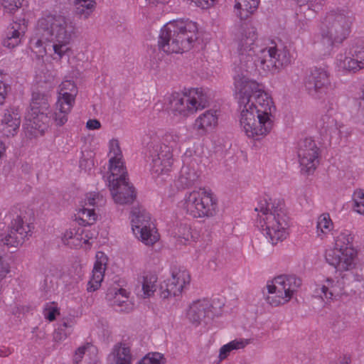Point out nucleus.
Returning a JSON list of instances; mask_svg holds the SVG:
<instances>
[{
	"mask_svg": "<svg viewBox=\"0 0 364 364\" xmlns=\"http://www.w3.org/2000/svg\"><path fill=\"white\" fill-rule=\"evenodd\" d=\"M234 87L246 135L255 139L266 136L274 127L275 107L264 86L242 73L234 77Z\"/></svg>",
	"mask_w": 364,
	"mask_h": 364,
	"instance_id": "nucleus-1",
	"label": "nucleus"
},
{
	"mask_svg": "<svg viewBox=\"0 0 364 364\" xmlns=\"http://www.w3.org/2000/svg\"><path fill=\"white\" fill-rule=\"evenodd\" d=\"M257 30L249 23H242L235 34L240 69L251 72L255 68L271 71L291 63V55L286 46L259 48L256 44Z\"/></svg>",
	"mask_w": 364,
	"mask_h": 364,
	"instance_id": "nucleus-2",
	"label": "nucleus"
},
{
	"mask_svg": "<svg viewBox=\"0 0 364 364\" xmlns=\"http://www.w3.org/2000/svg\"><path fill=\"white\" fill-rule=\"evenodd\" d=\"M75 32V23L68 17L56 11L46 12L38 20L30 38V48L38 57H43L48 46L53 51V59L60 60L70 51Z\"/></svg>",
	"mask_w": 364,
	"mask_h": 364,
	"instance_id": "nucleus-3",
	"label": "nucleus"
},
{
	"mask_svg": "<svg viewBox=\"0 0 364 364\" xmlns=\"http://www.w3.org/2000/svg\"><path fill=\"white\" fill-rule=\"evenodd\" d=\"M255 210L257 212V226L272 245L287 237L288 217L284 204L280 200L263 198Z\"/></svg>",
	"mask_w": 364,
	"mask_h": 364,
	"instance_id": "nucleus-4",
	"label": "nucleus"
},
{
	"mask_svg": "<svg viewBox=\"0 0 364 364\" xmlns=\"http://www.w3.org/2000/svg\"><path fill=\"white\" fill-rule=\"evenodd\" d=\"M198 27L188 19L169 21L161 29L159 47L166 53H181L190 50L197 40Z\"/></svg>",
	"mask_w": 364,
	"mask_h": 364,
	"instance_id": "nucleus-5",
	"label": "nucleus"
},
{
	"mask_svg": "<svg viewBox=\"0 0 364 364\" xmlns=\"http://www.w3.org/2000/svg\"><path fill=\"white\" fill-rule=\"evenodd\" d=\"M354 18L349 11H330L321 20L319 25L318 46H323L327 52L335 43H342L350 34Z\"/></svg>",
	"mask_w": 364,
	"mask_h": 364,
	"instance_id": "nucleus-6",
	"label": "nucleus"
},
{
	"mask_svg": "<svg viewBox=\"0 0 364 364\" xmlns=\"http://www.w3.org/2000/svg\"><path fill=\"white\" fill-rule=\"evenodd\" d=\"M50 96L39 92L32 95L30 109L26 116L23 129L28 137L43 135L48 127L50 117Z\"/></svg>",
	"mask_w": 364,
	"mask_h": 364,
	"instance_id": "nucleus-7",
	"label": "nucleus"
},
{
	"mask_svg": "<svg viewBox=\"0 0 364 364\" xmlns=\"http://www.w3.org/2000/svg\"><path fill=\"white\" fill-rule=\"evenodd\" d=\"M181 208L194 218H211L217 213L218 198L211 190L199 188L185 194Z\"/></svg>",
	"mask_w": 364,
	"mask_h": 364,
	"instance_id": "nucleus-8",
	"label": "nucleus"
},
{
	"mask_svg": "<svg viewBox=\"0 0 364 364\" xmlns=\"http://www.w3.org/2000/svg\"><path fill=\"white\" fill-rule=\"evenodd\" d=\"M168 109L173 116L185 119L209 105V97L202 88L190 90L188 95L172 94Z\"/></svg>",
	"mask_w": 364,
	"mask_h": 364,
	"instance_id": "nucleus-9",
	"label": "nucleus"
},
{
	"mask_svg": "<svg viewBox=\"0 0 364 364\" xmlns=\"http://www.w3.org/2000/svg\"><path fill=\"white\" fill-rule=\"evenodd\" d=\"M301 280L294 275H280L268 282L267 301L272 306L283 305L293 297L301 285Z\"/></svg>",
	"mask_w": 364,
	"mask_h": 364,
	"instance_id": "nucleus-10",
	"label": "nucleus"
},
{
	"mask_svg": "<svg viewBox=\"0 0 364 364\" xmlns=\"http://www.w3.org/2000/svg\"><path fill=\"white\" fill-rule=\"evenodd\" d=\"M305 87L310 96L316 100L330 99L334 89L330 73L325 68L315 67L310 70L304 81Z\"/></svg>",
	"mask_w": 364,
	"mask_h": 364,
	"instance_id": "nucleus-11",
	"label": "nucleus"
},
{
	"mask_svg": "<svg viewBox=\"0 0 364 364\" xmlns=\"http://www.w3.org/2000/svg\"><path fill=\"white\" fill-rule=\"evenodd\" d=\"M132 229L134 235L144 245L150 246L159 240L149 213L142 208H134L131 212Z\"/></svg>",
	"mask_w": 364,
	"mask_h": 364,
	"instance_id": "nucleus-12",
	"label": "nucleus"
},
{
	"mask_svg": "<svg viewBox=\"0 0 364 364\" xmlns=\"http://www.w3.org/2000/svg\"><path fill=\"white\" fill-rule=\"evenodd\" d=\"M190 282L191 276L186 269L175 268L171 272V277L160 284L159 296L166 299L180 296L186 286L189 285Z\"/></svg>",
	"mask_w": 364,
	"mask_h": 364,
	"instance_id": "nucleus-13",
	"label": "nucleus"
},
{
	"mask_svg": "<svg viewBox=\"0 0 364 364\" xmlns=\"http://www.w3.org/2000/svg\"><path fill=\"white\" fill-rule=\"evenodd\" d=\"M127 171L119 173L117 175H112L108 177L109 187L115 203L124 205L132 203L135 198L136 193L134 188L130 186L127 181Z\"/></svg>",
	"mask_w": 364,
	"mask_h": 364,
	"instance_id": "nucleus-14",
	"label": "nucleus"
},
{
	"mask_svg": "<svg viewBox=\"0 0 364 364\" xmlns=\"http://www.w3.org/2000/svg\"><path fill=\"white\" fill-rule=\"evenodd\" d=\"M298 157L301 171L308 174L313 173L318 164V149L316 142L306 138L299 144Z\"/></svg>",
	"mask_w": 364,
	"mask_h": 364,
	"instance_id": "nucleus-15",
	"label": "nucleus"
},
{
	"mask_svg": "<svg viewBox=\"0 0 364 364\" xmlns=\"http://www.w3.org/2000/svg\"><path fill=\"white\" fill-rule=\"evenodd\" d=\"M356 252L353 248L330 249L326 252V262L338 271H348L355 266Z\"/></svg>",
	"mask_w": 364,
	"mask_h": 364,
	"instance_id": "nucleus-16",
	"label": "nucleus"
},
{
	"mask_svg": "<svg viewBox=\"0 0 364 364\" xmlns=\"http://www.w3.org/2000/svg\"><path fill=\"white\" fill-rule=\"evenodd\" d=\"M30 232V225L28 224L25 225L23 219L18 216L11 221L7 234L4 236L0 235V241L8 247H17L23 244Z\"/></svg>",
	"mask_w": 364,
	"mask_h": 364,
	"instance_id": "nucleus-17",
	"label": "nucleus"
},
{
	"mask_svg": "<svg viewBox=\"0 0 364 364\" xmlns=\"http://www.w3.org/2000/svg\"><path fill=\"white\" fill-rule=\"evenodd\" d=\"M159 150V146H153L152 149H149V154L147 156L150 161V171L155 176L168 172L173 161V154L170 152L168 149H164V152L161 153L162 159H159V154L158 153Z\"/></svg>",
	"mask_w": 364,
	"mask_h": 364,
	"instance_id": "nucleus-18",
	"label": "nucleus"
},
{
	"mask_svg": "<svg viewBox=\"0 0 364 364\" xmlns=\"http://www.w3.org/2000/svg\"><path fill=\"white\" fill-rule=\"evenodd\" d=\"M213 305L210 300L198 299L193 301L186 312L188 321L195 326L206 323L213 314Z\"/></svg>",
	"mask_w": 364,
	"mask_h": 364,
	"instance_id": "nucleus-19",
	"label": "nucleus"
},
{
	"mask_svg": "<svg viewBox=\"0 0 364 364\" xmlns=\"http://www.w3.org/2000/svg\"><path fill=\"white\" fill-rule=\"evenodd\" d=\"M316 127L322 135H338L340 137L347 136L350 134L349 129L330 114L322 115L317 121Z\"/></svg>",
	"mask_w": 364,
	"mask_h": 364,
	"instance_id": "nucleus-20",
	"label": "nucleus"
},
{
	"mask_svg": "<svg viewBox=\"0 0 364 364\" xmlns=\"http://www.w3.org/2000/svg\"><path fill=\"white\" fill-rule=\"evenodd\" d=\"M106 299L117 311L128 313L134 309V304L129 299V294L124 289H109Z\"/></svg>",
	"mask_w": 364,
	"mask_h": 364,
	"instance_id": "nucleus-21",
	"label": "nucleus"
},
{
	"mask_svg": "<svg viewBox=\"0 0 364 364\" xmlns=\"http://www.w3.org/2000/svg\"><path fill=\"white\" fill-rule=\"evenodd\" d=\"M218 114L215 109H209L200 114L193 124V129L200 135H205L218 125Z\"/></svg>",
	"mask_w": 364,
	"mask_h": 364,
	"instance_id": "nucleus-22",
	"label": "nucleus"
},
{
	"mask_svg": "<svg viewBox=\"0 0 364 364\" xmlns=\"http://www.w3.org/2000/svg\"><path fill=\"white\" fill-rule=\"evenodd\" d=\"M109 171L112 175H117L119 173H124L126 168L122 161V154L120 149L119 141L116 139H112L109 143Z\"/></svg>",
	"mask_w": 364,
	"mask_h": 364,
	"instance_id": "nucleus-23",
	"label": "nucleus"
},
{
	"mask_svg": "<svg viewBox=\"0 0 364 364\" xmlns=\"http://www.w3.org/2000/svg\"><path fill=\"white\" fill-rule=\"evenodd\" d=\"M96 257L97 260L93 267L92 275L88 282L87 291H94L100 287L106 269L107 259L104 253L98 252Z\"/></svg>",
	"mask_w": 364,
	"mask_h": 364,
	"instance_id": "nucleus-24",
	"label": "nucleus"
},
{
	"mask_svg": "<svg viewBox=\"0 0 364 364\" xmlns=\"http://www.w3.org/2000/svg\"><path fill=\"white\" fill-rule=\"evenodd\" d=\"M109 364H131L132 355L130 347L125 343H116L108 356Z\"/></svg>",
	"mask_w": 364,
	"mask_h": 364,
	"instance_id": "nucleus-25",
	"label": "nucleus"
},
{
	"mask_svg": "<svg viewBox=\"0 0 364 364\" xmlns=\"http://www.w3.org/2000/svg\"><path fill=\"white\" fill-rule=\"evenodd\" d=\"M25 32L26 26L24 24L14 22L7 29L6 36L2 42L3 46L9 49L16 47L21 43Z\"/></svg>",
	"mask_w": 364,
	"mask_h": 364,
	"instance_id": "nucleus-26",
	"label": "nucleus"
},
{
	"mask_svg": "<svg viewBox=\"0 0 364 364\" xmlns=\"http://www.w3.org/2000/svg\"><path fill=\"white\" fill-rule=\"evenodd\" d=\"M199 173L193 166H183L177 180L178 186L181 188H186L195 184L199 178Z\"/></svg>",
	"mask_w": 364,
	"mask_h": 364,
	"instance_id": "nucleus-27",
	"label": "nucleus"
},
{
	"mask_svg": "<svg viewBox=\"0 0 364 364\" xmlns=\"http://www.w3.org/2000/svg\"><path fill=\"white\" fill-rule=\"evenodd\" d=\"M77 94V88L75 82L72 80H64L60 85L58 100L73 105L75 104V97Z\"/></svg>",
	"mask_w": 364,
	"mask_h": 364,
	"instance_id": "nucleus-28",
	"label": "nucleus"
},
{
	"mask_svg": "<svg viewBox=\"0 0 364 364\" xmlns=\"http://www.w3.org/2000/svg\"><path fill=\"white\" fill-rule=\"evenodd\" d=\"M343 289V282L342 281L327 278L325 283L320 287V296L322 299L331 300L333 296L341 294Z\"/></svg>",
	"mask_w": 364,
	"mask_h": 364,
	"instance_id": "nucleus-29",
	"label": "nucleus"
},
{
	"mask_svg": "<svg viewBox=\"0 0 364 364\" xmlns=\"http://www.w3.org/2000/svg\"><path fill=\"white\" fill-rule=\"evenodd\" d=\"M21 124L18 114L7 111L2 119V132L4 135L9 136L16 134Z\"/></svg>",
	"mask_w": 364,
	"mask_h": 364,
	"instance_id": "nucleus-30",
	"label": "nucleus"
},
{
	"mask_svg": "<svg viewBox=\"0 0 364 364\" xmlns=\"http://www.w3.org/2000/svg\"><path fill=\"white\" fill-rule=\"evenodd\" d=\"M259 3V0H235L237 15L241 19L247 18L257 10Z\"/></svg>",
	"mask_w": 364,
	"mask_h": 364,
	"instance_id": "nucleus-31",
	"label": "nucleus"
},
{
	"mask_svg": "<svg viewBox=\"0 0 364 364\" xmlns=\"http://www.w3.org/2000/svg\"><path fill=\"white\" fill-rule=\"evenodd\" d=\"M73 105H70L66 101L60 102L57 101L55 105V110L53 114V120L57 126H63L68 119V114L72 110Z\"/></svg>",
	"mask_w": 364,
	"mask_h": 364,
	"instance_id": "nucleus-32",
	"label": "nucleus"
},
{
	"mask_svg": "<svg viewBox=\"0 0 364 364\" xmlns=\"http://www.w3.org/2000/svg\"><path fill=\"white\" fill-rule=\"evenodd\" d=\"M75 14L80 18L87 19L95 8L94 0H74Z\"/></svg>",
	"mask_w": 364,
	"mask_h": 364,
	"instance_id": "nucleus-33",
	"label": "nucleus"
},
{
	"mask_svg": "<svg viewBox=\"0 0 364 364\" xmlns=\"http://www.w3.org/2000/svg\"><path fill=\"white\" fill-rule=\"evenodd\" d=\"M75 220L80 225H91L97 220V214L93 208L83 207L75 215Z\"/></svg>",
	"mask_w": 364,
	"mask_h": 364,
	"instance_id": "nucleus-34",
	"label": "nucleus"
},
{
	"mask_svg": "<svg viewBox=\"0 0 364 364\" xmlns=\"http://www.w3.org/2000/svg\"><path fill=\"white\" fill-rule=\"evenodd\" d=\"M333 229V222L328 213H323L318 218L316 225V235L321 240Z\"/></svg>",
	"mask_w": 364,
	"mask_h": 364,
	"instance_id": "nucleus-35",
	"label": "nucleus"
},
{
	"mask_svg": "<svg viewBox=\"0 0 364 364\" xmlns=\"http://www.w3.org/2000/svg\"><path fill=\"white\" fill-rule=\"evenodd\" d=\"M181 140V134L177 131H171L166 133L162 138V144L164 149H168L173 154V149H176Z\"/></svg>",
	"mask_w": 364,
	"mask_h": 364,
	"instance_id": "nucleus-36",
	"label": "nucleus"
},
{
	"mask_svg": "<svg viewBox=\"0 0 364 364\" xmlns=\"http://www.w3.org/2000/svg\"><path fill=\"white\" fill-rule=\"evenodd\" d=\"M247 342L243 340H234L223 346L220 349L219 358L220 360L225 359L230 353L234 350H239L245 348Z\"/></svg>",
	"mask_w": 364,
	"mask_h": 364,
	"instance_id": "nucleus-37",
	"label": "nucleus"
},
{
	"mask_svg": "<svg viewBox=\"0 0 364 364\" xmlns=\"http://www.w3.org/2000/svg\"><path fill=\"white\" fill-rule=\"evenodd\" d=\"M75 321L72 318H64L59 324L55 334V338L58 340L65 339L72 332Z\"/></svg>",
	"mask_w": 364,
	"mask_h": 364,
	"instance_id": "nucleus-38",
	"label": "nucleus"
},
{
	"mask_svg": "<svg viewBox=\"0 0 364 364\" xmlns=\"http://www.w3.org/2000/svg\"><path fill=\"white\" fill-rule=\"evenodd\" d=\"M353 241V237L348 230L341 231L335 237V245L333 249H347L353 248L351 242Z\"/></svg>",
	"mask_w": 364,
	"mask_h": 364,
	"instance_id": "nucleus-39",
	"label": "nucleus"
},
{
	"mask_svg": "<svg viewBox=\"0 0 364 364\" xmlns=\"http://www.w3.org/2000/svg\"><path fill=\"white\" fill-rule=\"evenodd\" d=\"M338 67L343 70L356 72L360 69H363L361 68L360 64L358 63L357 60H355V57H343L341 55V58L338 59Z\"/></svg>",
	"mask_w": 364,
	"mask_h": 364,
	"instance_id": "nucleus-40",
	"label": "nucleus"
},
{
	"mask_svg": "<svg viewBox=\"0 0 364 364\" xmlns=\"http://www.w3.org/2000/svg\"><path fill=\"white\" fill-rule=\"evenodd\" d=\"M157 277L155 275L147 274L143 277L142 290L144 297L151 296L156 291Z\"/></svg>",
	"mask_w": 364,
	"mask_h": 364,
	"instance_id": "nucleus-41",
	"label": "nucleus"
},
{
	"mask_svg": "<svg viewBox=\"0 0 364 364\" xmlns=\"http://www.w3.org/2000/svg\"><path fill=\"white\" fill-rule=\"evenodd\" d=\"M175 237H177V240L185 245L187 242L191 241L193 236L191 232V228L187 225H180L175 232Z\"/></svg>",
	"mask_w": 364,
	"mask_h": 364,
	"instance_id": "nucleus-42",
	"label": "nucleus"
},
{
	"mask_svg": "<svg viewBox=\"0 0 364 364\" xmlns=\"http://www.w3.org/2000/svg\"><path fill=\"white\" fill-rule=\"evenodd\" d=\"M353 209L359 214L364 215V192L356 190L353 195Z\"/></svg>",
	"mask_w": 364,
	"mask_h": 364,
	"instance_id": "nucleus-43",
	"label": "nucleus"
},
{
	"mask_svg": "<svg viewBox=\"0 0 364 364\" xmlns=\"http://www.w3.org/2000/svg\"><path fill=\"white\" fill-rule=\"evenodd\" d=\"M23 1V0H0V4L3 6L5 12L13 14L21 6Z\"/></svg>",
	"mask_w": 364,
	"mask_h": 364,
	"instance_id": "nucleus-44",
	"label": "nucleus"
},
{
	"mask_svg": "<svg viewBox=\"0 0 364 364\" xmlns=\"http://www.w3.org/2000/svg\"><path fill=\"white\" fill-rule=\"evenodd\" d=\"M164 355L159 353H151L144 356L139 364H161Z\"/></svg>",
	"mask_w": 364,
	"mask_h": 364,
	"instance_id": "nucleus-45",
	"label": "nucleus"
},
{
	"mask_svg": "<svg viewBox=\"0 0 364 364\" xmlns=\"http://www.w3.org/2000/svg\"><path fill=\"white\" fill-rule=\"evenodd\" d=\"M103 201V198L97 193H90L86 195L85 199V205L83 207L90 208L97 205L99 203Z\"/></svg>",
	"mask_w": 364,
	"mask_h": 364,
	"instance_id": "nucleus-46",
	"label": "nucleus"
},
{
	"mask_svg": "<svg viewBox=\"0 0 364 364\" xmlns=\"http://www.w3.org/2000/svg\"><path fill=\"white\" fill-rule=\"evenodd\" d=\"M84 234V228H77L76 231V235L73 236V240L70 242H68V245L71 247H81L83 243L82 235Z\"/></svg>",
	"mask_w": 364,
	"mask_h": 364,
	"instance_id": "nucleus-47",
	"label": "nucleus"
},
{
	"mask_svg": "<svg viewBox=\"0 0 364 364\" xmlns=\"http://www.w3.org/2000/svg\"><path fill=\"white\" fill-rule=\"evenodd\" d=\"M58 314H59L58 308L50 304H48L43 310L45 318L50 321H54Z\"/></svg>",
	"mask_w": 364,
	"mask_h": 364,
	"instance_id": "nucleus-48",
	"label": "nucleus"
},
{
	"mask_svg": "<svg viewBox=\"0 0 364 364\" xmlns=\"http://www.w3.org/2000/svg\"><path fill=\"white\" fill-rule=\"evenodd\" d=\"M92 347V346L90 343L80 346L75 352V355L73 356L74 363L77 364L79 362H80L85 353Z\"/></svg>",
	"mask_w": 364,
	"mask_h": 364,
	"instance_id": "nucleus-49",
	"label": "nucleus"
},
{
	"mask_svg": "<svg viewBox=\"0 0 364 364\" xmlns=\"http://www.w3.org/2000/svg\"><path fill=\"white\" fill-rule=\"evenodd\" d=\"M353 57L355 60L360 64L361 68L364 69V46H358L354 51Z\"/></svg>",
	"mask_w": 364,
	"mask_h": 364,
	"instance_id": "nucleus-50",
	"label": "nucleus"
},
{
	"mask_svg": "<svg viewBox=\"0 0 364 364\" xmlns=\"http://www.w3.org/2000/svg\"><path fill=\"white\" fill-rule=\"evenodd\" d=\"M77 229L73 228L65 230L62 237V240L65 245H68V242L73 240V236L76 235Z\"/></svg>",
	"mask_w": 364,
	"mask_h": 364,
	"instance_id": "nucleus-51",
	"label": "nucleus"
},
{
	"mask_svg": "<svg viewBox=\"0 0 364 364\" xmlns=\"http://www.w3.org/2000/svg\"><path fill=\"white\" fill-rule=\"evenodd\" d=\"M355 105L358 106V112L364 117V88L362 90L361 93H359L358 97H356Z\"/></svg>",
	"mask_w": 364,
	"mask_h": 364,
	"instance_id": "nucleus-52",
	"label": "nucleus"
},
{
	"mask_svg": "<svg viewBox=\"0 0 364 364\" xmlns=\"http://www.w3.org/2000/svg\"><path fill=\"white\" fill-rule=\"evenodd\" d=\"M8 85L3 81L0 80V105H3L4 103L8 93Z\"/></svg>",
	"mask_w": 364,
	"mask_h": 364,
	"instance_id": "nucleus-53",
	"label": "nucleus"
},
{
	"mask_svg": "<svg viewBox=\"0 0 364 364\" xmlns=\"http://www.w3.org/2000/svg\"><path fill=\"white\" fill-rule=\"evenodd\" d=\"M9 272V264L4 262L2 257L0 256V280L3 279Z\"/></svg>",
	"mask_w": 364,
	"mask_h": 364,
	"instance_id": "nucleus-54",
	"label": "nucleus"
},
{
	"mask_svg": "<svg viewBox=\"0 0 364 364\" xmlns=\"http://www.w3.org/2000/svg\"><path fill=\"white\" fill-rule=\"evenodd\" d=\"M100 127L101 124L97 119H89L86 124V127L91 130L98 129Z\"/></svg>",
	"mask_w": 364,
	"mask_h": 364,
	"instance_id": "nucleus-55",
	"label": "nucleus"
},
{
	"mask_svg": "<svg viewBox=\"0 0 364 364\" xmlns=\"http://www.w3.org/2000/svg\"><path fill=\"white\" fill-rule=\"evenodd\" d=\"M95 237V232L84 229V234L82 235V240L84 244L89 242V240Z\"/></svg>",
	"mask_w": 364,
	"mask_h": 364,
	"instance_id": "nucleus-56",
	"label": "nucleus"
},
{
	"mask_svg": "<svg viewBox=\"0 0 364 364\" xmlns=\"http://www.w3.org/2000/svg\"><path fill=\"white\" fill-rule=\"evenodd\" d=\"M148 5L151 6H156L159 4H166L169 0H145Z\"/></svg>",
	"mask_w": 364,
	"mask_h": 364,
	"instance_id": "nucleus-57",
	"label": "nucleus"
},
{
	"mask_svg": "<svg viewBox=\"0 0 364 364\" xmlns=\"http://www.w3.org/2000/svg\"><path fill=\"white\" fill-rule=\"evenodd\" d=\"M153 146H159L160 147V150L159 151L158 153L159 154V159H162V155L161 154V153L164 152V148L163 147V146L161 145L160 143L151 141V143H149L148 144V151L149 152V149H152Z\"/></svg>",
	"mask_w": 364,
	"mask_h": 364,
	"instance_id": "nucleus-58",
	"label": "nucleus"
},
{
	"mask_svg": "<svg viewBox=\"0 0 364 364\" xmlns=\"http://www.w3.org/2000/svg\"><path fill=\"white\" fill-rule=\"evenodd\" d=\"M10 354H11V350L9 348H0V356L1 357H7Z\"/></svg>",
	"mask_w": 364,
	"mask_h": 364,
	"instance_id": "nucleus-59",
	"label": "nucleus"
},
{
	"mask_svg": "<svg viewBox=\"0 0 364 364\" xmlns=\"http://www.w3.org/2000/svg\"><path fill=\"white\" fill-rule=\"evenodd\" d=\"M331 100H332V102H331L332 109H333L334 106L337 105V99H336V97L333 95V93H332Z\"/></svg>",
	"mask_w": 364,
	"mask_h": 364,
	"instance_id": "nucleus-60",
	"label": "nucleus"
},
{
	"mask_svg": "<svg viewBox=\"0 0 364 364\" xmlns=\"http://www.w3.org/2000/svg\"><path fill=\"white\" fill-rule=\"evenodd\" d=\"M4 151H5V147L3 144V143L0 141V158L4 154Z\"/></svg>",
	"mask_w": 364,
	"mask_h": 364,
	"instance_id": "nucleus-61",
	"label": "nucleus"
},
{
	"mask_svg": "<svg viewBox=\"0 0 364 364\" xmlns=\"http://www.w3.org/2000/svg\"><path fill=\"white\" fill-rule=\"evenodd\" d=\"M23 309H24V307L17 306L16 307V311H14L13 313L14 314H17L18 313H21V311H23Z\"/></svg>",
	"mask_w": 364,
	"mask_h": 364,
	"instance_id": "nucleus-62",
	"label": "nucleus"
}]
</instances>
